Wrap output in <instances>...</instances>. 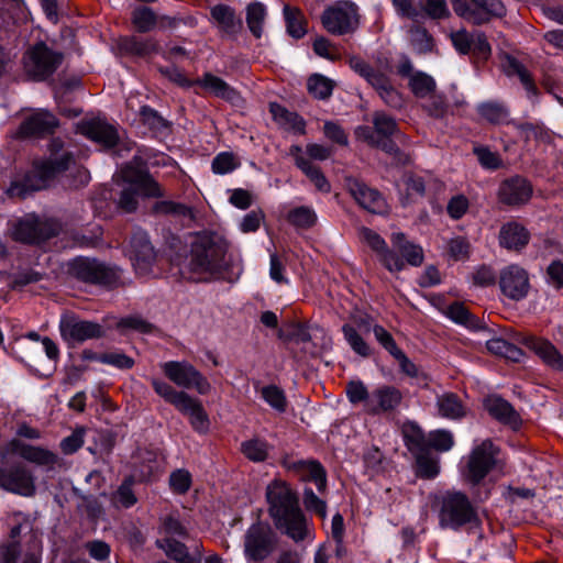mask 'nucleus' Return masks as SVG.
<instances>
[{
	"label": "nucleus",
	"mask_w": 563,
	"mask_h": 563,
	"mask_svg": "<svg viewBox=\"0 0 563 563\" xmlns=\"http://www.w3.org/2000/svg\"><path fill=\"white\" fill-rule=\"evenodd\" d=\"M416 455V474L426 479L435 477L439 474V461L430 450L426 449L413 453Z\"/></svg>",
	"instance_id": "obj_38"
},
{
	"label": "nucleus",
	"mask_w": 563,
	"mask_h": 563,
	"mask_svg": "<svg viewBox=\"0 0 563 563\" xmlns=\"http://www.w3.org/2000/svg\"><path fill=\"white\" fill-rule=\"evenodd\" d=\"M349 189L362 208L372 213L383 212L385 208V200L378 190L369 188L358 180L351 181Z\"/></svg>",
	"instance_id": "obj_25"
},
{
	"label": "nucleus",
	"mask_w": 563,
	"mask_h": 563,
	"mask_svg": "<svg viewBox=\"0 0 563 563\" xmlns=\"http://www.w3.org/2000/svg\"><path fill=\"white\" fill-rule=\"evenodd\" d=\"M409 34L411 45L418 53L424 54L432 52L434 47V40L427 29L420 25V23H415V25L409 29Z\"/></svg>",
	"instance_id": "obj_44"
},
{
	"label": "nucleus",
	"mask_w": 563,
	"mask_h": 563,
	"mask_svg": "<svg viewBox=\"0 0 563 563\" xmlns=\"http://www.w3.org/2000/svg\"><path fill=\"white\" fill-rule=\"evenodd\" d=\"M394 249L401 254V257L412 266H420L423 263V251L420 245L413 244L406 239L401 232L391 235Z\"/></svg>",
	"instance_id": "obj_31"
},
{
	"label": "nucleus",
	"mask_w": 563,
	"mask_h": 563,
	"mask_svg": "<svg viewBox=\"0 0 563 563\" xmlns=\"http://www.w3.org/2000/svg\"><path fill=\"white\" fill-rule=\"evenodd\" d=\"M346 395L352 404L363 402L364 410L367 412V402L371 400V395L362 382L351 380L346 385Z\"/></svg>",
	"instance_id": "obj_64"
},
{
	"label": "nucleus",
	"mask_w": 563,
	"mask_h": 563,
	"mask_svg": "<svg viewBox=\"0 0 563 563\" xmlns=\"http://www.w3.org/2000/svg\"><path fill=\"white\" fill-rule=\"evenodd\" d=\"M269 111L278 124L299 133L305 132V121L296 112H291L276 102L269 104Z\"/></svg>",
	"instance_id": "obj_35"
},
{
	"label": "nucleus",
	"mask_w": 563,
	"mask_h": 563,
	"mask_svg": "<svg viewBox=\"0 0 563 563\" xmlns=\"http://www.w3.org/2000/svg\"><path fill=\"white\" fill-rule=\"evenodd\" d=\"M477 112L492 124L511 123L507 108L499 102H483L477 107Z\"/></svg>",
	"instance_id": "obj_41"
},
{
	"label": "nucleus",
	"mask_w": 563,
	"mask_h": 563,
	"mask_svg": "<svg viewBox=\"0 0 563 563\" xmlns=\"http://www.w3.org/2000/svg\"><path fill=\"white\" fill-rule=\"evenodd\" d=\"M124 183L115 201L117 208L124 213H133L139 208V197L162 198L165 190L151 175L146 162L141 156H134L120 170Z\"/></svg>",
	"instance_id": "obj_2"
},
{
	"label": "nucleus",
	"mask_w": 563,
	"mask_h": 563,
	"mask_svg": "<svg viewBox=\"0 0 563 563\" xmlns=\"http://www.w3.org/2000/svg\"><path fill=\"white\" fill-rule=\"evenodd\" d=\"M439 413L450 419H460L465 416L464 406L456 394L444 393L438 397Z\"/></svg>",
	"instance_id": "obj_36"
},
{
	"label": "nucleus",
	"mask_w": 563,
	"mask_h": 563,
	"mask_svg": "<svg viewBox=\"0 0 563 563\" xmlns=\"http://www.w3.org/2000/svg\"><path fill=\"white\" fill-rule=\"evenodd\" d=\"M62 336L67 341L84 342L103 336L102 327L92 321L80 320L75 316H64L59 322Z\"/></svg>",
	"instance_id": "obj_18"
},
{
	"label": "nucleus",
	"mask_w": 563,
	"mask_h": 563,
	"mask_svg": "<svg viewBox=\"0 0 563 563\" xmlns=\"http://www.w3.org/2000/svg\"><path fill=\"white\" fill-rule=\"evenodd\" d=\"M210 13L221 30L227 34L234 35L242 30V20L235 15L231 7L217 4L211 9Z\"/></svg>",
	"instance_id": "obj_32"
},
{
	"label": "nucleus",
	"mask_w": 563,
	"mask_h": 563,
	"mask_svg": "<svg viewBox=\"0 0 563 563\" xmlns=\"http://www.w3.org/2000/svg\"><path fill=\"white\" fill-rule=\"evenodd\" d=\"M402 433L410 452L417 453L428 449V439L418 426L412 423L405 426Z\"/></svg>",
	"instance_id": "obj_51"
},
{
	"label": "nucleus",
	"mask_w": 563,
	"mask_h": 563,
	"mask_svg": "<svg viewBox=\"0 0 563 563\" xmlns=\"http://www.w3.org/2000/svg\"><path fill=\"white\" fill-rule=\"evenodd\" d=\"M497 196L499 202L506 206H521L531 198L532 185L528 179L516 175L500 183Z\"/></svg>",
	"instance_id": "obj_19"
},
{
	"label": "nucleus",
	"mask_w": 563,
	"mask_h": 563,
	"mask_svg": "<svg viewBox=\"0 0 563 563\" xmlns=\"http://www.w3.org/2000/svg\"><path fill=\"white\" fill-rule=\"evenodd\" d=\"M409 78V86L419 98H424L435 89L434 79L427 73H404Z\"/></svg>",
	"instance_id": "obj_43"
},
{
	"label": "nucleus",
	"mask_w": 563,
	"mask_h": 563,
	"mask_svg": "<svg viewBox=\"0 0 563 563\" xmlns=\"http://www.w3.org/2000/svg\"><path fill=\"white\" fill-rule=\"evenodd\" d=\"M163 372L176 385L184 388L195 387L201 395L211 389L207 378L187 362H167L163 365Z\"/></svg>",
	"instance_id": "obj_13"
},
{
	"label": "nucleus",
	"mask_w": 563,
	"mask_h": 563,
	"mask_svg": "<svg viewBox=\"0 0 563 563\" xmlns=\"http://www.w3.org/2000/svg\"><path fill=\"white\" fill-rule=\"evenodd\" d=\"M283 13L288 35L295 40L302 38L307 34L308 26L303 12L299 8L286 4L284 5Z\"/></svg>",
	"instance_id": "obj_33"
},
{
	"label": "nucleus",
	"mask_w": 563,
	"mask_h": 563,
	"mask_svg": "<svg viewBox=\"0 0 563 563\" xmlns=\"http://www.w3.org/2000/svg\"><path fill=\"white\" fill-rule=\"evenodd\" d=\"M29 80L32 81H49L56 95L67 93L77 89L80 86V79L71 76L69 78H62V73H27Z\"/></svg>",
	"instance_id": "obj_30"
},
{
	"label": "nucleus",
	"mask_w": 563,
	"mask_h": 563,
	"mask_svg": "<svg viewBox=\"0 0 563 563\" xmlns=\"http://www.w3.org/2000/svg\"><path fill=\"white\" fill-rule=\"evenodd\" d=\"M140 117L143 124L155 133H161L169 128L168 121L148 106L141 108Z\"/></svg>",
	"instance_id": "obj_52"
},
{
	"label": "nucleus",
	"mask_w": 563,
	"mask_h": 563,
	"mask_svg": "<svg viewBox=\"0 0 563 563\" xmlns=\"http://www.w3.org/2000/svg\"><path fill=\"white\" fill-rule=\"evenodd\" d=\"M153 214H170L178 218H189L192 219V210L188 206L170 200H162L157 201L152 207Z\"/></svg>",
	"instance_id": "obj_45"
},
{
	"label": "nucleus",
	"mask_w": 563,
	"mask_h": 563,
	"mask_svg": "<svg viewBox=\"0 0 563 563\" xmlns=\"http://www.w3.org/2000/svg\"><path fill=\"white\" fill-rule=\"evenodd\" d=\"M486 346L490 353L503 356L511 362H519L523 355L519 347L501 338L488 340Z\"/></svg>",
	"instance_id": "obj_39"
},
{
	"label": "nucleus",
	"mask_w": 563,
	"mask_h": 563,
	"mask_svg": "<svg viewBox=\"0 0 563 563\" xmlns=\"http://www.w3.org/2000/svg\"><path fill=\"white\" fill-rule=\"evenodd\" d=\"M320 20L325 31L332 35L352 34L360 24L358 8L351 1H339L327 7Z\"/></svg>",
	"instance_id": "obj_6"
},
{
	"label": "nucleus",
	"mask_w": 563,
	"mask_h": 563,
	"mask_svg": "<svg viewBox=\"0 0 563 563\" xmlns=\"http://www.w3.org/2000/svg\"><path fill=\"white\" fill-rule=\"evenodd\" d=\"M152 386L161 397L174 405L176 408H178L188 396L185 391H177L169 384L159 379H153Z\"/></svg>",
	"instance_id": "obj_53"
},
{
	"label": "nucleus",
	"mask_w": 563,
	"mask_h": 563,
	"mask_svg": "<svg viewBox=\"0 0 563 563\" xmlns=\"http://www.w3.org/2000/svg\"><path fill=\"white\" fill-rule=\"evenodd\" d=\"M308 90L317 99H328L334 88V81L314 73L308 79Z\"/></svg>",
	"instance_id": "obj_46"
},
{
	"label": "nucleus",
	"mask_w": 563,
	"mask_h": 563,
	"mask_svg": "<svg viewBox=\"0 0 563 563\" xmlns=\"http://www.w3.org/2000/svg\"><path fill=\"white\" fill-rule=\"evenodd\" d=\"M81 133L89 139L102 144L104 147H114L119 142L117 129L101 120L85 122L80 126Z\"/></svg>",
	"instance_id": "obj_26"
},
{
	"label": "nucleus",
	"mask_w": 563,
	"mask_h": 563,
	"mask_svg": "<svg viewBox=\"0 0 563 563\" xmlns=\"http://www.w3.org/2000/svg\"><path fill=\"white\" fill-rule=\"evenodd\" d=\"M266 16V10L263 3L252 2L246 8V23L251 33L260 38L263 33V24Z\"/></svg>",
	"instance_id": "obj_42"
},
{
	"label": "nucleus",
	"mask_w": 563,
	"mask_h": 563,
	"mask_svg": "<svg viewBox=\"0 0 563 563\" xmlns=\"http://www.w3.org/2000/svg\"><path fill=\"white\" fill-rule=\"evenodd\" d=\"M398 15L411 20L413 23H422V9L419 2L413 0H391Z\"/></svg>",
	"instance_id": "obj_55"
},
{
	"label": "nucleus",
	"mask_w": 563,
	"mask_h": 563,
	"mask_svg": "<svg viewBox=\"0 0 563 563\" xmlns=\"http://www.w3.org/2000/svg\"><path fill=\"white\" fill-rule=\"evenodd\" d=\"M266 499L275 527L296 542L303 540L307 520L297 494L285 482L274 481L266 487Z\"/></svg>",
	"instance_id": "obj_1"
},
{
	"label": "nucleus",
	"mask_w": 563,
	"mask_h": 563,
	"mask_svg": "<svg viewBox=\"0 0 563 563\" xmlns=\"http://www.w3.org/2000/svg\"><path fill=\"white\" fill-rule=\"evenodd\" d=\"M71 490L76 497L81 499L79 507L85 509L88 517L96 519L101 515V505L91 489L84 490L78 487H73Z\"/></svg>",
	"instance_id": "obj_50"
},
{
	"label": "nucleus",
	"mask_w": 563,
	"mask_h": 563,
	"mask_svg": "<svg viewBox=\"0 0 563 563\" xmlns=\"http://www.w3.org/2000/svg\"><path fill=\"white\" fill-rule=\"evenodd\" d=\"M402 399L401 393L394 386H382L371 394L367 413L378 415L394 410Z\"/></svg>",
	"instance_id": "obj_24"
},
{
	"label": "nucleus",
	"mask_w": 563,
	"mask_h": 563,
	"mask_svg": "<svg viewBox=\"0 0 563 563\" xmlns=\"http://www.w3.org/2000/svg\"><path fill=\"white\" fill-rule=\"evenodd\" d=\"M398 15L411 20L413 23H422V9L419 2L413 0H391Z\"/></svg>",
	"instance_id": "obj_56"
},
{
	"label": "nucleus",
	"mask_w": 563,
	"mask_h": 563,
	"mask_svg": "<svg viewBox=\"0 0 563 563\" xmlns=\"http://www.w3.org/2000/svg\"><path fill=\"white\" fill-rule=\"evenodd\" d=\"M168 80L183 88L199 87L217 97L234 102L239 99L238 91L230 87L224 80L206 73L202 78H189L187 73H164Z\"/></svg>",
	"instance_id": "obj_12"
},
{
	"label": "nucleus",
	"mask_w": 563,
	"mask_h": 563,
	"mask_svg": "<svg viewBox=\"0 0 563 563\" xmlns=\"http://www.w3.org/2000/svg\"><path fill=\"white\" fill-rule=\"evenodd\" d=\"M63 147L64 143L60 139H53L48 144L51 157L36 164L22 181L12 183L8 188V195L25 199L34 191L47 188L58 175L67 170L75 162L70 152L64 151L59 154Z\"/></svg>",
	"instance_id": "obj_3"
},
{
	"label": "nucleus",
	"mask_w": 563,
	"mask_h": 563,
	"mask_svg": "<svg viewBox=\"0 0 563 563\" xmlns=\"http://www.w3.org/2000/svg\"><path fill=\"white\" fill-rule=\"evenodd\" d=\"M68 274L77 280L108 288L121 285V271L96 258L76 257L68 264Z\"/></svg>",
	"instance_id": "obj_5"
},
{
	"label": "nucleus",
	"mask_w": 563,
	"mask_h": 563,
	"mask_svg": "<svg viewBox=\"0 0 563 563\" xmlns=\"http://www.w3.org/2000/svg\"><path fill=\"white\" fill-rule=\"evenodd\" d=\"M262 397L271 407L279 412H284L287 408V399L282 388L276 385L265 386L261 390Z\"/></svg>",
	"instance_id": "obj_57"
},
{
	"label": "nucleus",
	"mask_w": 563,
	"mask_h": 563,
	"mask_svg": "<svg viewBox=\"0 0 563 563\" xmlns=\"http://www.w3.org/2000/svg\"><path fill=\"white\" fill-rule=\"evenodd\" d=\"M497 453L498 449L490 440L474 448L467 462L466 479L474 485L478 484L495 466Z\"/></svg>",
	"instance_id": "obj_14"
},
{
	"label": "nucleus",
	"mask_w": 563,
	"mask_h": 563,
	"mask_svg": "<svg viewBox=\"0 0 563 563\" xmlns=\"http://www.w3.org/2000/svg\"><path fill=\"white\" fill-rule=\"evenodd\" d=\"M419 7L422 9V22L427 18L443 20L450 16V10L445 0H420Z\"/></svg>",
	"instance_id": "obj_48"
},
{
	"label": "nucleus",
	"mask_w": 563,
	"mask_h": 563,
	"mask_svg": "<svg viewBox=\"0 0 563 563\" xmlns=\"http://www.w3.org/2000/svg\"><path fill=\"white\" fill-rule=\"evenodd\" d=\"M60 225L54 220H41L29 216L21 219L14 227L13 239L21 243L40 244L56 236Z\"/></svg>",
	"instance_id": "obj_10"
},
{
	"label": "nucleus",
	"mask_w": 563,
	"mask_h": 563,
	"mask_svg": "<svg viewBox=\"0 0 563 563\" xmlns=\"http://www.w3.org/2000/svg\"><path fill=\"white\" fill-rule=\"evenodd\" d=\"M302 173L314 184L318 190L329 192L331 189L330 183L321 172L320 167L313 165L311 162H302Z\"/></svg>",
	"instance_id": "obj_58"
},
{
	"label": "nucleus",
	"mask_w": 563,
	"mask_h": 563,
	"mask_svg": "<svg viewBox=\"0 0 563 563\" xmlns=\"http://www.w3.org/2000/svg\"><path fill=\"white\" fill-rule=\"evenodd\" d=\"M445 314L454 322L473 330H484L486 328L468 311L464 303L459 301L448 306Z\"/></svg>",
	"instance_id": "obj_37"
},
{
	"label": "nucleus",
	"mask_w": 563,
	"mask_h": 563,
	"mask_svg": "<svg viewBox=\"0 0 563 563\" xmlns=\"http://www.w3.org/2000/svg\"><path fill=\"white\" fill-rule=\"evenodd\" d=\"M529 239V232L517 222L504 224L499 232L500 245L507 250L520 251L528 244Z\"/></svg>",
	"instance_id": "obj_28"
},
{
	"label": "nucleus",
	"mask_w": 563,
	"mask_h": 563,
	"mask_svg": "<svg viewBox=\"0 0 563 563\" xmlns=\"http://www.w3.org/2000/svg\"><path fill=\"white\" fill-rule=\"evenodd\" d=\"M59 126L58 119L47 110L36 111L26 117L13 134L15 139L44 137Z\"/></svg>",
	"instance_id": "obj_15"
},
{
	"label": "nucleus",
	"mask_w": 563,
	"mask_h": 563,
	"mask_svg": "<svg viewBox=\"0 0 563 563\" xmlns=\"http://www.w3.org/2000/svg\"><path fill=\"white\" fill-rule=\"evenodd\" d=\"M294 467L301 468L307 472L302 476L303 481H312L317 485L320 493H323L327 488V474L322 465L316 461L303 462L300 461L294 464Z\"/></svg>",
	"instance_id": "obj_40"
},
{
	"label": "nucleus",
	"mask_w": 563,
	"mask_h": 563,
	"mask_svg": "<svg viewBox=\"0 0 563 563\" xmlns=\"http://www.w3.org/2000/svg\"><path fill=\"white\" fill-rule=\"evenodd\" d=\"M23 58L35 70H56L62 66L65 54L51 47L46 42L38 41L25 51Z\"/></svg>",
	"instance_id": "obj_16"
},
{
	"label": "nucleus",
	"mask_w": 563,
	"mask_h": 563,
	"mask_svg": "<svg viewBox=\"0 0 563 563\" xmlns=\"http://www.w3.org/2000/svg\"><path fill=\"white\" fill-rule=\"evenodd\" d=\"M277 539L267 523L252 525L244 537V552L247 559L261 562L268 558L276 548Z\"/></svg>",
	"instance_id": "obj_9"
},
{
	"label": "nucleus",
	"mask_w": 563,
	"mask_h": 563,
	"mask_svg": "<svg viewBox=\"0 0 563 563\" xmlns=\"http://www.w3.org/2000/svg\"><path fill=\"white\" fill-rule=\"evenodd\" d=\"M118 49L123 55L145 56L157 51V43L152 38L142 41L135 36H123L118 41Z\"/></svg>",
	"instance_id": "obj_34"
},
{
	"label": "nucleus",
	"mask_w": 563,
	"mask_h": 563,
	"mask_svg": "<svg viewBox=\"0 0 563 563\" xmlns=\"http://www.w3.org/2000/svg\"><path fill=\"white\" fill-rule=\"evenodd\" d=\"M157 15L148 7L136 8L132 12V23L140 33H146L156 26Z\"/></svg>",
	"instance_id": "obj_47"
},
{
	"label": "nucleus",
	"mask_w": 563,
	"mask_h": 563,
	"mask_svg": "<svg viewBox=\"0 0 563 563\" xmlns=\"http://www.w3.org/2000/svg\"><path fill=\"white\" fill-rule=\"evenodd\" d=\"M244 455L255 462H262L267 457V445L258 439H252L242 443Z\"/></svg>",
	"instance_id": "obj_63"
},
{
	"label": "nucleus",
	"mask_w": 563,
	"mask_h": 563,
	"mask_svg": "<svg viewBox=\"0 0 563 563\" xmlns=\"http://www.w3.org/2000/svg\"><path fill=\"white\" fill-rule=\"evenodd\" d=\"M8 450L18 454L24 461L43 467L46 473L56 472L65 466L63 459L55 452L43 446L25 443L19 439H12L8 444Z\"/></svg>",
	"instance_id": "obj_11"
},
{
	"label": "nucleus",
	"mask_w": 563,
	"mask_h": 563,
	"mask_svg": "<svg viewBox=\"0 0 563 563\" xmlns=\"http://www.w3.org/2000/svg\"><path fill=\"white\" fill-rule=\"evenodd\" d=\"M288 220L298 228L307 229L316 223L317 216L313 210L307 207H299L289 212Z\"/></svg>",
	"instance_id": "obj_61"
},
{
	"label": "nucleus",
	"mask_w": 563,
	"mask_h": 563,
	"mask_svg": "<svg viewBox=\"0 0 563 563\" xmlns=\"http://www.w3.org/2000/svg\"><path fill=\"white\" fill-rule=\"evenodd\" d=\"M278 336L285 342L306 343L311 341V335L307 327L300 323H291L280 329Z\"/></svg>",
	"instance_id": "obj_54"
},
{
	"label": "nucleus",
	"mask_w": 563,
	"mask_h": 563,
	"mask_svg": "<svg viewBox=\"0 0 563 563\" xmlns=\"http://www.w3.org/2000/svg\"><path fill=\"white\" fill-rule=\"evenodd\" d=\"M0 488L23 497L36 494V476L24 463L16 462L8 467H0Z\"/></svg>",
	"instance_id": "obj_8"
},
{
	"label": "nucleus",
	"mask_w": 563,
	"mask_h": 563,
	"mask_svg": "<svg viewBox=\"0 0 563 563\" xmlns=\"http://www.w3.org/2000/svg\"><path fill=\"white\" fill-rule=\"evenodd\" d=\"M360 236L379 255L380 262L389 272H400L404 269V260L395 251L388 249L385 240L378 233L363 227L360 229Z\"/></svg>",
	"instance_id": "obj_21"
},
{
	"label": "nucleus",
	"mask_w": 563,
	"mask_h": 563,
	"mask_svg": "<svg viewBox=\"0 0 563 563\" xmlns=\"http://www.w3.org/2000/svg\"><path fill=\"white\" fill-rule=\"evenodd\" d=\"M499 287L501 292L511 300H520L530 289L529 275L522 267L512 264L500 272Z\"/></svg>",
	"instance_id": "obj_17"
},
{
	"label": "nucleus",
	"mask_w": 563,
	"mask_h": 563,
	"mask_svg": "<svg viewBox=\"0 0 563 563\" xmlns=\"http://www.w3.org/2000/svg\"><path fill=\"white\" fill-rule=\"evenodd\" d=\"M189 265L195 273L222 275L230 267L225 243L216 235H198L191 245Z\"/></svg>",
	"instance_id": "obj_4"
},
{
	"label": "nucleus",
	"mask_w": 563,
	"mask_h": 563,
	"mask_svg": "<svg viewBox=\"0 0 563 563\" xmlns=\"http://www.w3.org/2000/svg\"><path fill=\"white\" fill-rule=\"evenodd\" d=\"M373 125L378 137H393L400 134L395 119L384 112L373 114Z\"/></svg>",
	"instance_id": "obj_49"
},
{
	"label": "nucleus",
	"mask_w": 563,
	"mask_h": 563,
	"mask_svg": "<svg viewBox=\"0 0 563 563\" xmlns=\"http://www.w3.org/2000/svg\"><path fill=\"white\" fill-rule=\"evenodd\" d=\"M453 435L446 430H437L429 433L428 450L449 451L453 446Z\"/></svg>",
	"instance_id": "obj_62"
},
{
	"label": "nucleus",
	"mask_w": 563,
	"mask_h": 563,
	"mask_svg": "<svg viewBox=\"0 0 563 563\" xmlns=\"http://www.w3.org/2000/svg\"><path fill=\"white\" fill-rule=\"evenodd\" d=\"M344 338L353 349V351L363 357L371 355V349L363 338L357 333L354 327L344 324L342 328Z\"/></svg>",
	"instance_id": "obj_59"
},
{
	"label": "nucleus",
	"mask_w": 563,
	"mask_h": 563,
	"mask_svg": "<svg viewBox=\"0 0 563 563\" xmlns=\"http://www.w3.org/2000/svg\"><path fill=\"white\" fill-rule=\"evenodd\" d=\"M156 545L164 550L169 559L178 563H200L202 559V544L200 542H195L191 547V553H189L188 547L172 537L157 540Z\"/></svg>",
	"instance_id": "obj_22"
},
{
	"label": "nucleus",
	"mask_w": 563,
	"mask_h": 563,
	"mask_svg": "<svg viewBox=\"0 0 563 563\" xmlns=\"http://www.w3.org/2000/svg\"><path fill=\"white\" fill-rule=\"evenodd\" d=\"M134 482L135 479L133 476L125 477L114 494V499L124 508L132 507L137 501V498L132 490Z\"/></svg>",
	"instance_id": "obj_60"
},
{
	"label": "nucleus",
	"mask_w": 563,
	"mask_h": 563,
	"mask_svg": "<svg viewBox=\"0 0 563 563\" xmlns=\"http://www.w3.org/2000/svg\"><path fill=\"white\" fill-rule=\"evenodd\" d=\"M156 251L146 232L137 230L131 238V260L140 274H147L156 262Z\"/></svg>",
	"instance_id": "obj_20"
},
{
	"label": "nucleus",
	"mask_w": 563,
	"mask_h": 563,
	"mask_svg": "<svg viewBox=\"0 0 563 563\" xmlns=\"http://www.w3.org/2000/svg\"><path fill=\"white\" fill-rule=\"evenodd\" d=\"M440 525L459 529L477 521V515L468 497L460 492L446 493L442 498Z\"/></svg>",
	"instance_id": "obj_7"
},
{
	"label": "nucleus",
	"mask_w": 563,
	"mask_h": 563,
	"mask_svg": "<svg viewBox=\"0 0 563 563\" xmlns=\"http://www.w3.org/2000/svg\"><path fill=\"white\" fill-rule=\"evenodd\" d=\"M486 411L497 421L518 429L521 424L520 415L515 410L512 405L500 396H488L483 401Z\"/></svg>",
	"instance_id": "obj_23"
},
{
	"label": "nucleus",
	"mask_w": 563,
	"mask_h": 563,
	"mask_svg": "<svg viewBox=\"0 0 563 563\" xmlns=\"http://www.w3.org/2000/svg\"><path fill=\"white\" fill-rule=\"evenodd\" d=\"M177 409L189 417L190 423L196 431L206 432L209 429L208 415L198 399L188 395Z\"/></svg>",
	"instance_id": "obj_29"
},
{
	"label": "nucleus",
	"mask_w": 563,
	"mask_h": 563,
	"mask_svg": "<svg viewBox=\"0 0 563 563\" xmlns=\"http://www.w3.org/2000/svg\"><path fill=\"white\" fill-rule=\"evenodd\" d=\"M521 342L548 366L556 371H563V356L551 342L533 336L523 338Z\"/></svg>",
	"instance_id": "obj_27"
}]
</instances>
